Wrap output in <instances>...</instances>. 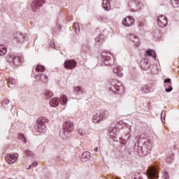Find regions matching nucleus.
Wrapping results in <instances>:
<instances>
[{"mask_svg":"<svg viewBox=\"0 0 179 179\" xmlns=\"http://www.w3.org/2000/svg\"><path fill=\"white\" fill-rule=\"evenodd\" d=\"M153 146V141L148 138V134L143 133L137 138V144H134V150L135 155L140 156V157H145L150 153Z\"/></svg>","mask_w":179,"mask_h":179,"instance_id":"1","label":"nucleus"},{"mask_svg":"<svg viewBox=\"0 0 179 179\" xmlns=\"http://www.w3.org/2000/svg\"><path fill=\"white\" fill-rule=\"evenodd\" d=\"M47 122H48L47 118L44 117H39L36 120V124L35 125L36 131L42 134H45V132H47Z\"/></svg>","mask_w":179,"mask_h":179,"instance_id":"2","label":"nucleus"},{"mask_svg":"<svg viewBox=\"0 0 179 179\" xmlns=\"http://www.w3.org/2000/svg\"><path fill=\"white\" fill-rule=\"evenodd\" d=\"M108 117V110H96L92 115V122L99 124Z\"/></svg>","mask_w":179,"mask_h":179,"instance_id":"3","label":"nucleus"},{"mask_svg":"<svg viewBox=\"0 0 179 179\" xmlns=\"http://www.w3.org/2000/svg\"><path fill=\"white\" fill-rule=\"evenodd\" d=\"M101 61L106 66H112L114 64V56L111 53L102 52L101 54Z\"/></svg>","mask_w":179,"mask_h":179,"instance_id":"4","label":"nucleus"},{"mask_svg":"<svg viewBox=\"0 0 179 179\" xmlns=\"http://www.w3.org/2000/svg\"><path fill=\"white\" fill-rule=\"evenodd\" d=\"M73 131V122H66L63 125V129L59 132V135H64L66 138L71 136V133Z\"/></svg>","mask_w":179,"mask_h":179,"instance_id":"5","label":"nucleus"},{"mask_svg":"<svg viewBox=\"0 0 179 179\" xmlns=\"http://www.w3.org/2000/svg\"><path fill=\"white\" fill-rule=\"evenodd\" d=\"M52 96H54L52 92L50 90H46L45 92V96L48 100H50V104L51 107H58V106H59V99H58L57 97L52 98Z\"/></svg>","mask_w":179,"mask_h":179,"instance_id":"6","label":"nucleus"},{"mask_svg":"<svg viewBox=\"0 0 179 179\" xmlns=\"http://www.w3.org/2000/svg\"><path fill=\"white\" fill-rule=\"evenodd\" d=\"M108 90L109 92L121 94V93H124V87H122V84L120 82H117V85H115V83H112L110 87H108Z\"/></svg>","mask_w":179,"mask_h":179,"instance_id":"7","label":"nucleus"},{"mask_svg":"<svg viewBox=\"0 0 179 179\" xmlns=\"http://www.w3.org/2000/svg\"><path fill=\"white\" fill-rule=\"evenodd\" d=\"M7 61L12 66H17L22 64V57L15 56L14 55H8Z\"/></svg>","mask_w":179,"mask_h":179,"instance_id":"8","label":"nucleus"},{"mask_svg":"<svg viewBox=\"0 0 179 179\" xmlns=\"http://www.w3.org/2000/svg\"><path fill=\"white\" fill-rule=\"evenodd\" d=\"M128 6L131 12H138V10L142 8V3L137 0H131L129 3Z\"/></svg>","mask_w":179,"mask_h":179,"instance_id":"9","label":"nucleus"},{"mask_svg":"<svg viewBox=\"0 0 179 179\" xmlns=\"http://www.w3.org/2000/svg\"><path fill=\"white\" fill-rule=\"evenodd\" d=\"M135 23V19L132 16H127L122 20V24L126 27H131Z\"/></svg>","mask_w":179,"mask_h":179,"instance_id":"10","label":"nucleus"},{"mask_svg":"<svg viewBox=\"0 0 179 179\" xmlns=\"http://www.w3.org/2000/svg\"><path fill=\"white\" fill-rule=\"evenodd\" d=\"M157 22L159 27H166V26L169 24L167 17L164 15H160L159 17H157Z\"/></svg>","mask_w":179,"mask_h":179,"instance_id":"11","label":"nucleus"},{"mask_svg":"<svg viewBox=\"0 0 179 179\" xmlns=\"http://www.w3.org/2000/svg\"><path fill=\"white\" fill-rule=\"evenodd\" d=\"M43 3H45V1L43 0H34L31 5L33 11L36 12L38 8H41V6H43Z\"/></svg>","mask_w":179,"mask_h":179,"instance_id":"12","label":"nucleus"},{"mask_svg":"<svg viewBox=\"0 0 179 179\" xmlns=\"http://www.w3.org/2000/svg\"><path fill=\"white\" fill-rule=\"evenodd\" d=\"M76 61L74 59H69L64 62V68L66 69H73V68H76Z\"/></svg>","mask_w":179,"mask_h":179,"instance_id":"13","label":"nucleus"},{"mask_svg":"<svg viewBox=\"0 0 179 179\" xmlns=\"http://www.w3.org/2000/svg\"><path fill=\"white\" fill-rule=\"evenodd\" d=\"M148 178L149 179L159 178V171H157V169L155 168L151 169L148 172Z\"/></svg>","mask_w":179,"mask_h":179,"instance_id":"14","label":"nucleus"},{"mask_svg":"<svg viewBox=\"0 0 179 179\" xmlns=\"http://www.w3.org/2000/svg\"><path fill=\"white\" fill-rule=\"evenodd\" d=\"M129 38L134 43L136 47H139V45H141V39L137 36L130 34L129 35Z\"/></svg>","mask_w":179,"mask_h":179,"instance_id":"15","label":"nucleus"},{"mask_svg":"<svg viewBox=\"0 0 179 179\" xmlns=\"http://www.w3.org/2000/svg\"><path fill=\"white\" fill-rule=\"evenodd\" d=\"M6 160L9 164H13L17 160V154L12 155L9 154L7 155L6 157Z\"/></svg>","mask_w":179,"mask_h":179,"instance_id":"16","label":"nucleus"},{"mask_svg":"<svg viewBox=\"0 0 179 179\" xmlns=\"http://www.w3.org/2000/svg\"><path fill=\"white\" fill-rule=\"evenodd\" d=\"M36 79L42 83H47L48 82V76L43 73L37 75Z\"/></svg>","mask_w":179,"mask_h":179,"instance_id":"17","label":"nucleus"},{"mask_svg":"<svg viewBox=\"0 0 179 179\" xmlns=\"http://www.w3.org/2000/svg\"><path fill=\"white\" fill-rule=\"evenodd\" d=\"M140 65L141 68L143 69V71H148L150 66V64H149L148 60L146 59L141 60Z\"/></svg>","mask_w":179,"mask_h":179,"instance_id":"18","label":"nucleus"},{"mask_svg":"<svg viewBox=\"0 0 179 179\" xmlns=\"http://www.w3.org/2000/svg\"><path fill=\"white\" fill-rule=\"evenodd\" d=\"M101 7L105 10H110L111 9V0H103Z\"/></svg>","mask_w":179,"mask_h":179,"instance_id":"19","label":"nucleus"},{"mask_svg":"<svg viewBox=\"0 0 179 179\" xmlns=\"http://www.w3.org/2000/svg\"><path fill=\"white\" fill-rule=\"evenodd\" d=\"M81 162L83 163H86V162H89L90 160V152L89 151L85 152L82 155H81Z\"/></svg>","mask_w":179,"mask_h":179,"instance_id":"20","label":"nucleus"},{"mask_svg":"<svg viewBox=\"0 0 179 179\" xmlns=\"http://www.w3.org/2000/svg\"><path fill=\"white\" fill-rule=\"evenodd\" d=\"M130 136H131V133L128 131L127 134L125 135L124 138L120 137L119 138L120 143H121L122 145H125L127 143V141H129Z\"/></svg>","mask_w":179,"mask_h":179,"instance_id":"21","label":"nucleus"},{"mask_svg":"<svg viewBox=\"0 0 179 179\" xmlns=\"http://www.w3.org/2000/svg\"><path fill=\"white\" fill-rule=\"evenodd\" d=\"M104 36L99 34L98 36L95 38V43L96 45H101L104 43Z\"/></svg>","mask_w":179,"mask_h":179,"instance_id":"22","label":"nucleus"},{"mask_svg":"<svg viewBox=\"0 0 179 179\" xmlns=\"http://www.w3.org/2000/svg\"><path fill=\"white\" fill-rule=\"evenodd\" d=\"M140 90L141 92H142L144 94H146V93H149V92H150V89L147 85H142L140 87Z\"/></svg>","mask_w":179,"mask_h":179,"instance_id":"23","label":"nucleus"},{"mask_svg":"<svg viewBox=\"0 0 179 179\" xmlns=\"http://www.w3.org/2000/svg\"><path fill=\"white\" fill-rule=\"evenodd\" d=\"M146 55H148V57H152L154 59H156V52L153 50H147Z\"/></svg>","mask_w":179,"mask_h":179,"instance_id":"24","label":"nucleus"},{"mask_svg":"<svg viewBox=\"0 0 179 179\" xmlns=\"http://www.w3.org/2000/svg\"><path fill=\"white\" fill-rule=\"evenodd\" d=\"M26 36H24V34H19L16 38L17 40V41H19L20 43H23L24 38H25Z\"/></svg>","mask_w":179,"mask_h":179,"instance_id":"25","label":"nucleus"},{"mask_svg":"<svg viewBox=\"0 0 179 179\" xmlns=\"http://www.w3.org/2000/svg\"><path fill=\"white\" fill-rule=\"evenodd\" d=\"M73 29L76 31V34H79L80 31V28L79 27V24H78V22H74Z\"/></svg>","mask_w":179,"mask_h":179,"instance_id":"26","label":"nucleus"},{"mask_svg":"<svg viewBox=\"0 0 179 179\" xmlns=\"http://www.w3.org/2000/svg\"><path fill=\"white\" fill-rule=\"evenodd\" d=\"M36 71H37V72H44V71H45V67L43 65L38 64L36 67Z\"/></svg>","mask_w":179,"mask_h":179,"instance_id":"27","label":"nucleus"},{"mask_svg":"<svg viewBox=\"0 0 179 179\" xmlns=\"http://www.w3.org/2000/svg\"><path fill=\"white\" fill-rule=\"evenodd\" d=\"M150 69L151 73H156V72H157V65H155V64L150 65Z\"/></svg>","mask_w":179,"mask_h":179,"instance_id":"28","label":"nucleus"},{"mask_svg":"<svg viewBox=\"0 0 179 179\" xmlns=\"http://www.w3.org/2000/svg\"><path fill=\"white\" fill-rule=\"evenodd\" d=\"M6 52H7L6 48L0 45V57H3V55H5Z\"/></svg>","mask_w":179,"mask_h":179,"instance_id":"29","label":"nucleus"},{"mask_svg":"<svg viewBox=\"0 0 179 179\" xmlns=\"http://www.w3.org/2000/svg\"><path fill=\"white\" fill-rule=\"evenodd\" d=\"M164 87L165 92H166V93H170V92L173 90V87H171V84H166L164 85Z\"/></svg>","mask_w":179,"mask_h":179,"instance_id":"30","label":"nucleus"},{"mask_svg":"<svg viewBox=\"0 0 179 179\" xmlns=\"http://www.w3.org/2000/svg\"><path fill=\"white\" fill-rule=\"evenodd\" d=\"M171 3L173 8H179V0H171Z\"/></svg>","mask_w":179,"mask_h":179,"instance_id":"31","label":"nucleus"},{"mask_svg":"<svg viewBox=\"0 0 179 179\" xmlns=\"http://www.w3.org/2000/svg\"><path fill=\"white\" fill-rule=\"evenodd\" d=\"M161 120L162 122H166V110H162L161 113Z\"/></svg>","mask_w":179,"mask_h":179,"instance_id":"32","label":"nucleus"},{"mask_svg":"<svg viewBox=\"0 0 179 179\" xmlns=\"http://www.w3.org/2000/svg\"><path fill=\"white\" fill-rule=\"evenodd\" d=\"M74 92H75L76 94H82V90L80 89V87H79V86H77L74 89Z\"/></svg>","mask_w":179,"mask_h":179,"instance_id":"33","label":"nucleus"},{"mask_svg":"<svg viewBox=\"0 0 179 179\" xmlns=\"http://www.w3.org/2000/svg\"><path fill=\"white\" fill-rule=\"evenodd\" d=\"M9 103V99H5L4 101H1V104L4 108H6V105Z\"/></svg>","mask_w":179,"mask_h":179,"instance_id":"34","label":"nucleus"},{"mask_svg":"<svg viewBox=\"0 0 179 179\" xmlns=\"http://www.w3.org/2000/svg\"><path fill=\"white\" fill-rule=\"evenodd\" d=\"M78 134L79 135H81V136H85V135L86 134V131L82 129H79Z\"/></svg>","mask_w":179,"mask_h":179,"instance_id":"35","label":"nucleus"},{"mask_svg":"<svg viewBox=\"0 0 179 179\" xmlns=\"http://www.w3.org/2000/svg\"><path fill=\"white\" fill-rule=\"evenodd\" d=\"M66 103H68V97H66V96L64 95L63 98H62V104H64V106H65V104H66Z\"/></svg>","mask_w":179,"mask_h":179,"instance_id":"36","label":"nucleus"},{"mask_svg":"<svg viewBox=\"0 0 179 179\" xmlns=\"http://www.w3.org/2000/svg\"><path fill=\"white\" fill-rule=\"evenodd\" d=\"M8 83H10V85H15L16 83V80L13 78H8Z\"/></svg>","mask_w":179,"mask_h":179,"instance_id":"37","label":"nucleus"},{"mask_svg":"<svg viewBox=\"0 0 179 179\" xmlns=\"http://www.w3.org/2000/svg\"><path fill=\"white\" fill-rule=\"evenodd\" d=\"M164 179H169L170 176L169 175V173L166 171H164Z\"/></svg>","mask_w":179,"mask_h":179,"instance_id":"38","label":"nucleus"},{"mask_svg":"<svg viewBox=\"0 0 179 179\" xmlns=\"http://www.w3.org/2000/svg\"><path fill=\"white\" fill-rule=\"evenodd\" d=\"M164 83H166V85H171V79L166 78L164 81Z\"/></svg>","mask_w":179,"mask_h":179,"instance_id":"39","label":"nucleus"},{"mask_svg":"<svg viewBox=\"0 0 179 179\" xmlns=\"http://www.w3.org/2000/svg\"><path fill=\"white\" fill-rule=\"evenodd\" d=\"M37 162H34L31 165H29V168H27V170H30L31 167H37Z\"/></svg>","mask_w":179,"mask_h":179,"instance_id":"40","label":"nucleus"},{"mask_svg":"<svg viewBox=\"0 0 179 179\" xmlns=\"http://www.w3.org/2000/svg\"><path fill=\"white\" fill-rule=\"evenodd\" d=\"M25 154L27 155V156H31V155H33V152L31 150H27L25 152Z\"/></svg>","mask_w":179,"mask_h":179,"instance_id":"41","label":"nucleus"},{"mask_svg":"<svg viewBox=\"0 0 179 179\" xmlns=\"http://www.w3.org/2000/svg\"><path fill=\"white\" fill-rule=\"evenodd\" d=\"M20 136H21L20 139H22V141L26 143V137H24V135L20 134Z\"/></svg>","mask_w":179,"mask_h":179,"instance_id":"42","label":"nucleus"},{"mask_svg":"<svg viewBox=\"0 0 179 179\" xmlns=\"http://www.w3.org/2000/svg\"><path fill=\"white\" fill-rule=\"evenodd\" d=\"M132 117L135 120H138V113H132Z\"/></svg>","mask_w":179,"mask_h":179,"instance_id":"43","label":"nucleus"},{"mask_svg":"<svg viewBox=\"0 0 179 179\" xmlns=\"http://www.w3.org/2000/svg\"><path fill=\"white\" fill-rule=\"evenodd\" d=\"M166 162L168 163H173V157H168L166 159Z\"/></svg>","mask_w":179,"mask_h":179,"instance_id":"44","label":"nucleus"},{"mask_svg":"<svg viewBox=\"0 0 179 179\" xmlns=\"http://www.w3.org/2000/svg\"><path fill=\"white\" fill-rule=\"evenodd\" d=\"M50 47H51L52 48H55V43H54V42H50Z\"/></svg>","mask_w":179,"mask_h":179,"instance_id":"45","label":"nucleus"},{"mask_svg":"<svg viewBox=\"0 0 179 179\" xmlns=\"http://www.w3.org/2000/svg\"><path fill=\"white\" fill-rule=\"evenodd\" d=\"M134 179H143V178H142V174L138 173V176L134 178Z\"/></svg>","mask_w":179,"mask_h":179,"instance_id":"46","label":"nucleus"},{"mask_svg":"<svg viewBox=\"0 0 179 179\" xmlns=\"http://www.w3.org/2000/svg\"><path fill=\"white\" fill-rule=\"evenodd\" d=\"M101 19L103 22H106L107 20V17H105V16H102L101 17Z\"/></svg>","mask_w":179,"mask_h":179,"instance_id":"47","label":"nucleus"},{"mask_svg":"<svg viewBox=\"0 0 179 179\" xmlns=\"http://www.w3.org/2000/svg\"><path fill=\"white\" fill-rule=\"evenodd\" d=\"M113 72L115 73H120V71H118V70L117 69H113Z\"/></svg>","mask_w":179,"mask_h":179,"instance_id":"48","label":"nucleus"},{"mask_svg":"<svg viewBox=\"0 0 179 179\" xmlns=\"http://www.w3.org/2000/svg\"><path fill=\"white\" fill-rule=\"evenodd\" d=\"M57 27L58 30H61V29H62V26H61L59 24L57 25Z\"/></svg>","mask_w":179,"mask_h":179,"instance_id":"49","label":"nucleus"},{"mask_svg":"<svg viewBox=\"0 0 179 179\" xmlns=\"http://www.w3.org/2000/svg\"><path fill=\"white\" fill-rule=\"evenodd\" d=\"M56 160H57V162H61V158H60V157H57L56 158Z\"/></svg>","mask_w":179,"mask_h":179,"instance_id":"50","label":"nucleus"},{"mask_svg":"<svg viewBox=\"0 0 179 179\" xmlns=\"http://www.w3.org/2000/svg\"><path fill=\"white\" fill-rule=\"evenodd\" d=\"M94 152H97V150H99V148L96 147L95 148H94Z\"/></svg>","mask_w":179,"mask_h":179,"instance_id":"51","label":"nucleus"}]
</instances>
